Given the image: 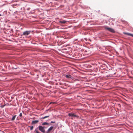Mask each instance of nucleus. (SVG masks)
Returning a JSON list of instances; mask_svg holds the SVG:
<instances>
[{
    "label": "nucleus",
    "instance_id": "obj_9",
    "mask_svg": "<svg viewBox=\"0 0 133 133\" xmlns=\"http://www.w3.org/2000/svg\"><path fill=\"white\" fill-rule=\"evenodd\" d=\"M66 22H67L66 21H65V20L59 21L60 23H61L62 24H63L65 23H66Z\"/></svg>",
    "mask_w": 133,
    "mask_h": 133
},
{
    "label": "nucleus",
    "instance_id": "obj_20",
    "mask_svg": "<svg viewBox=\"0 0 133 133\" xmlns=\"http://www.w3.org/2000/svg\"><path fill=\"white\" fill-rule=\"evenodd\" d=\"M1 14H0V16H1Z\"/></svg>",
    "mask_w": 133,
    "mask_h": 133
},
{
    "label": "nucleus",
    "instance_id": "obj_16",
    "mask_svg": "<svg viewBox=\"0 0 133 133\" xmlns=\"http://www.w3.org/2000/svg\"><path fill=\"white\" fill-rule=\"evenodd\" d=\"M19 116L20 117H21L22 116V113H21L19 114Z\"/></svg>",
    "mask_w": 133,
    "mask_h": 133
},
{
    "label": "nucleus",
    "instance_id": "obj_13",
    "mask_svg": "<svg viewBox=\"0 0 133 133\" xmlns=\"http://www.w3.org/2000/svg\"><path fill=\"white\" fill-rule=\"evenodd\" d=\"M124 34H125L130 36L131 34L128 33L124 32Z\"/></svg>",
    "mask_w": 133,
    "mask_h": 133
},
{
    "label": "nucleus",
    "instance_id": "obj_8",
    "mask_svg": "<svg viewBox=\"0 0 133 133\" xmlns=\"http://www.w3.org/2000/svg\"><path fill=\"white\" fill-rule=\"evenodd\" d=\"M42 124L43 125H48L49 124V123L47 122H44L42 123Z\"/></svg>",
    "mask_w": 133,
    "mask_h": 133
},
{
    "label": "nucleus",
    "instance_id": "obj_14",
    "mask_svg": "<svg viewBox=\"0 0 133 133\" xmlns=\"http://www.w3.org/2000/svg\"><path fill=\"white\" fill-rule=\"evenodd\" d=\"M28 127L30 128V130H32L33 129L34 127H33V126H29Z\"/></svg>",
    "mask_w": 133,
    "mask_h": 133
},
{
    "label": "nucleus",
    "instance_id": "obj_18",
    "mask_svg": "<svg viewBox=\"0 0 133 133\" xmlns=\"http://www.w3.org/2000/svg\"><path fill=\"white\" fill-rule=\"evenodd\" d=\"M130 36H131L132 37H133V34H131Z\"/></svg>",
    "mask_w": 133,
    "mask_h": 133
},
{
    "label": "nucleus",
    "instance_id": "obj_17",
    "mask_svg": "<svg viewBox=\"0 0 133 133\" xmlns=\"http://www.w3.org/2000/svg\"><path fill=\"white\" fill-rule=\"evenodd\" d=\"M55 123V122H53L52 121H51V123Z\"/></svg>",
    "mask_w": 133,
    "mask_h": 133
},
{
    "label": "nucleus",
    "instance_id": "obj_2",
    "mask_svg": "<svg viewBox=\"0 0 133 133\" xmlns=\"http://www.w3.org/2000/svg\"><path fill=\"white\" fill-rule=\"evenodd\" d=\"M105 29L106 30H108L111 32L113 33H114L115 32V31L114 30L111 28L105 27Z\"/></svg>",
    "mask_w": 133,
    "mask_h": 133
},
{
    "label": "nucleus",
    "instance_id": "obj_4",
    "mask_svg": "<svg viewBox=\"0 0 133 133\" xmlns=\"http://www.w3.org/2000/svg\"><path fill=\"white\" fill-rule=\"evenodd\" d=\"M31 32L30 31H26L23 33L22 35L25 36H27L29 35Z\"/></svg>",
    "mask_w": 133,
    "mask_h": 133
},
{
    "label": "nucleus",
    "instance_id": "obj_12",
    "mask_svg": "<svg viewBox=\"0 0 133 133\" xmlns=\"http://www.w3.org/2000/svg\"><path fill=\"white\" fill-rule=\"evenodd\" d=\"M34 132H35V133H41L39 132L38 131L37 129H36L35 130Z\"/></svg>",
    "mask_w": 133,
    "mask_h": 133
},
{
    "label": "nucleus",
    "instance_id": "obj_5",
    "mask_svg": "<svg viewBox=\"0 0 133 133\" xmlns=\"http://www.w3.org/2000/svg\"><path fill=\"white\" fill-rule=\"evenodd\" d=\"M54 127L53 126H51L50 128H49L48 130L46 131L47 133H50V132L53 129Z\"/></svg>",
    "mask_w": 133,
    "mask_h": 133
},
{
    "label": "nucleus",
    "instance_id": "obj_7",
    "mask_svg": "<svg viewBox=\"0 0 133 133\" xmlns=\"http://www.w3.org/2000/svg\"><path fill=\"white\" fill-rule=\"evenodd\" d=\"M65 77L67 78H71V76L70 75H65Z\"/></svg>",
    "mask_w": 133,
    "mask_h": 133
},
{
    "label": "nucleus",
    "instance_id": "obj_6",
    "mask_svg": "<svg viewBox=\"0 0 133 133\" xmlns=\"http://www.w3.org/2000/svg\"><path fill=\"white\" fill-rule=\"evenodd\" d=\"M39 122L38 120H37L32 121V124H35L36 123H38Z\"/></svg>",
    "mask_w": 133,
    "mask_h": 133
},
{
    "label": "nucleus",
    "instance_id": "obj_1",
    "mask_svg": "<svg viewBox=\"0 0 133 133\" xmlns=\"http://www.w3.org/2000/svg\"><path fill=\"white\" fill-rule=\"evenodd\" d=\"M68 115L72 119H73V118H78L79 117L78 116L75 115L74 113H69L68 114Z\"/></svg>",
    "mask_w": 133,
    "mask_h": 133
},
{
    "label": "nucleus",
    "instance_id": "obj_15",
    "mask_svg": "<svg viewBox=\"0 0 133 133\" xmlns=\"http://www.w3.org/2000/svg\"><path fill=\"white\" fill-rule=\"evenodd\" d=\"M55 102H50V104H55Z\"/></svg>",
    "mask_w": 133,
    "mask_h": 133
},
{
    "label": "nucleus",
    "instance_id": "obj_11",
    "mask_svg": "<svg viewBox=\"0 0 133 133\" xmlns=\"http://www.w3.org/2000/svg\"><path fill=\"white\" fill-rule=\"evenodd\" d=\"M16 115H15V116H14L13 117H12V118L11 119V120L12 121H14L15 120V118L16 117Z\"/></svg>",
    "mask_w": 133,
    "mask_h": 133
},
{
    "label": "nucleus",
    "instance_id": "obj_10",
    "mask_svg": "<svg viewBox=\"0 0 133 133\" xmlns=\"http://www.w3.org/2000/svg\"><path fill=\"white\" fill-rule=\"evenodd\" d=\"M49 116H46L43 117H42L41 118V119H44L46 118L49 117Z\"/></svg>",
    "mask_w": 133,
    "mask_h": 133
},
{
    "label": "nucleus",
    "instance_id": "obj_19",
    "mask_svg": "<svg viewBox=\"0 0 133 133\" xmlns=\"http://www.w3.org/2000/svg\"><path fill=\"white\" fill-rule=\"evenodd\" d=\"M44 127V129H45V128H47V127Z\"/></svg>",
    "mask_w": 133,
    "mask_h": 133
},
{
    "label": "nucleus",
    "instance_id": "obj_3",
    "mask_svg": "<svg viewBox=\"0 0 133 133\" xmlns=\"http://www.w3.org/2000/svg\"><path fill=\"white\" fill-rule=\"evenodd\" d=\"M38 128L39 130L41 131L42 132L44 133L45 132V129H44V127H43L42 126H39Z\"/></svg>",
    "mask_w": 133,
    "mask_h": 133
}]
</instances>
